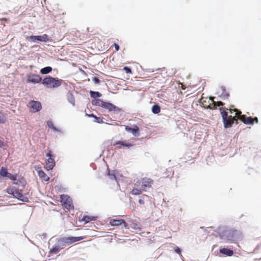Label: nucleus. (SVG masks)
<instances>
[{
	"label": "nucleus",
	"mask_w": 261,
	"mask_h": 261,
	"mask_svg": "<svg viewBox=\"0 0 261 261\" xmlns=\"http://www.w3.org/2000/svg\"><path fill=\"white\" fill-rule=\"evenodd\" d=\"M153 184V180L149 178L144 177L138 180L135 184L136 187H141L142 190L146 191L147 188H149Z\"/></svg>",
	"instance_id": "obj_4"
},
{
	"label": "nucleus",
	"mask_w": 261,
	"mask_h": 261,
	"mask_svg": "<svg viewBox=\"0 0 261 261\" xmlns=\"http://www.w3.org/2000/svg\"><path fill=\"white\" fill-rule=\"evenodd\" d=\"M110 224L112 226H119L123 224L124 227H126L127 226L126 222L122 219H111L110 220Z\"/></svg>",
	"instance_id": "obj_16"
},
{
	"label": "nucleus",
	"mask_w": 261,
	"mask_h": 261,
	"mask_svg": "<svg viewBox=\"0 0 261 261\" xmlns=\"http://www.w3.org/2000/svg\"><path fill=\"white\" fill-rule=\"evenodd\" d=\"M125 129L126 131L131 132L134 135H136L138 133L139 129L137 125H134L133 128L128 126H125Z\"/></svg>",
	"instance_id": "obj_21"
},
{
	"label": "nucleus",
	"mask_w": 261,
	"mask_h": 261,
	"mask_svg": "<svg viewBox=\"0 0 261 261\" xmlns=\"http://www.w3.org/2000/svg\"><path fill=\"white\" fill-rule=\"evenodd\" d=\"M144 196L148 197L147 195H144Z\"/></svg>",
	"instance_id": "obj_44"
},
{
	"label": "nucleus",
	"mask_w": 261,
	"mask_h": 261,
	"mask_svg": "<svg viewBox=\"0 0 261 261\" xmlns=\"http://www.w3.org/2000/svg\"><path fill=\"white\" fill-rule=\"evenodd\" d=\"M118 145H120L123 147H127L128 148L133 146V144L130 143L129 142H128V141H118L116 142L114 144V146H116Z\"/></svg>",
	"instance_id": "obj_18"
},
{
	"label": "nucleus",
	"mask_w": 261,
	"mask_h": 261,
	"mask_svg": "<svg viewBox=\"0 0 261 261\" xmlns=\"http://www.w3.org/2000/svg\"><path fill=\"white\" fill-rule=\"evenodd\" d=\"M62 81V80L49 76L44 78L42 83L47 88H55L60 86Z\"/></svg>",
	"instance_id": "obj_3"
},
{
	"label": "nucleus",
	"mask_w": 261,
	"mask_h": 261,
	"mask_svg": "<svg viewBox=\"0 0 261 261\" xmlns=\"http://www.w3.org/2000/svg\"><path fill=\"white\" fill-rule=\"evenodd\" d=\"M108 175L111 179H112V180H116V177L114 173H111L110 171H109Z\"/></svg>",
	"instance_id": "obj_33"
},
{
	"label": "nucleus",
	"mask_w": 261,
	"mask_h": 261,
	"mask_svg": "<svg viewBox=\"0 0 261 261\" xmlns=\"http://www.w3.org/2000/svg\"><path fill=\"white\" fill-rule=\"evenodd\" d=\"M175 251L176 253L180 254V253H181V250L180 249V248H179L178 247H176L175 248Z\"/></svg>",
	"instance_id": "obj_38"
},
{
	"label": "nucleus",
	"mask_w": 261,
	"mask_h": 261,
	"mask_svg": "<svg viewBox=\"0 0 261 261\" xmlns=\"http://www.w3.org/2000/svg\"><path fill=\"white\" fill-rule=\"evenodd\" d=\"M92 81L94 82L95 84H98L99 83L100 80L97 77H93Z\"/></svg>",
	"instance_id": "obj_35"
},
{
	"label": "nucleus",
	"mask_w": 261,
	"mask_h": 261,
	"mask_svg": "<svg viewBox=\"0 0 261 261\" xmlns=\"http://www.w3.org/2000/svg\"><path fill=\"white\" fill-rule=\"evenodd\" d=\"M28 40H31L33 42L40 41V42H51L52 39L47 34H44L40 36H31L26 37Z\"/></svg>",
	"instance_id": "obj_8"
},
{
	"label": "nucleus",
	"mask_w": 261,
	"mask_h": 261,
	"mask_svg": "<svg viewBox=\"0 0 261 261\" xmlns=\"http://www.w3.org/2000/svg\"><path fill=\"white\" fill-rule=\"evenodd\" d=\"M178 84L179 86H180V88L182 90H185L186 88V86L185 85H184L182 83H180V82H178Z\"/></svg>",
	"instance_id": "obj_36"
},
{
	"label": "nucleus",
	"mask_w": 261,
	"mask_h": 261,
	"mask_svg": "<svg viewBox=\"0 0 261 261\" xmlns=\"http://www.w3.org/2000/svg\"><path fill=\"white\" fill-rule=\"evenodd\" d=\"M227 240L231 242L236 241L242 238L240 231L237 230H229L226 232Z\"/></svg>",
	"instance_id": "obj_7"
},
{
	"label": "nucleus",
	"mask_w": 261,
	"mask_h": 261,
	"mask_svg": "<svg viewBox=\"0 0 261 261\" xmlns=\"http://www.w3.org/2000/svg\"><path fill=\"white\" fill-rule=\"evenodd\" d=\"M123 69L125 71L126 73H130V74L132 73V70H131V69L129 67H128L127 66H125L123 68Z\"/></svg>",
	"instance_id": "obj_34"
},
{
	"label": "nucleus",
	"mask_w": 261,
	"mask_h": 261,
	"mask_svg": "<svg viewBox=\"0 0 261 261\" xmlns=\"http://www.w3.org/2000/svg\"><path fill=\"white\" fill-rule=\"evenodd\" d=\"M86 238V236L64 237L59 240V241L65 243L66 245H70L74 242L82 240Z\"/></svg>",
	"instance_id": "obj_10"
},
{
	"label": "nucleus",
	"mask_w": 261,
	"mask_h": 261,
	"mask_svg": "<svg viewBox=\"0 0 261 261\" xmlns=\"http://www.w3.org/2000/svg\"><path fill=\"white\" fill-rule=\"evenodd\" d=\"M219 252L227 256H231L233 254V250L225 248L220 249Z\"/></svg>",
	"instance_id": "obj_20"
},
{
	"label": "nucleus",
	"mask_w": 261,
	"mask_h": 261,
	"mask_svg": "<svg viewBox=\"0 0 261 261\" xmlns=\"http://www.w3.org/2000/svg\"><path fill=\"white\" fill-rule=\"evenodd\" d=\"M222 118L224 127L225 128L231 127L235 123L238 124V119L243 115L242 112L236 109H228L225 107H221L219 109Z\"/></svg>",
	"instance_id": "obj_1"
},
{
	"label": "nucleus",
	"mask_w": 261,
	"mask_h": 261,
	"mask_svg": "<svg viewBox=\"0 0 261 261\" xmlns=\"http://www.w3.org/2000/svg\"><path fill=\"white\" fill-rule=\"evenodd\" d=\"M90 94L91 97L94 99H97V98L100 97L101 95L99 92H95L93 91H90Z\"/></svg>",
	"instance_id": "obj_26"
},
{
	"label": "nucleus",
	"mask_w": 261,
	"mask_h": 261,
	"mask_svg": "<svg viewBox=\"0 0 261 261\" xmlns=\"http://www.w3.org/2000/svg\"><path fill=\"white\" fill-rule=\"evenodd\" d=\"M86 116H87L89 117H93V118L96 117V115H94L93 114H86Z\"/></svg>",
	"instance_id": "obj_40"
},
{
	"label": "nucleus",
	"mask_w": 261,
	"mask_h": 261,
	"mask_svg": "<svg viewBox=\"0 0 261 261\" xmlns=\"http://www.w3.org/2000/svg\"><path fill=\"white\" fill-rule=\"evenodd\" d=\"M65 245L62 244L61 246L55 245L51 249H50L49 252L51 254H57L58 253L61 249L64 248Z\"/></svg>",
	"instance_id": "obj_19"
},
{
	"label": "nucleus",
	"mask_w": 261,
	"mask_h": 261,
	"mask_svg": "<svg viewBox=\"0 0 261 261\" xmlns=\"http://www.w3.org/2000/svg\"><path fill=\"white\" fill-rule=\"evenodd\" d=\"M240 120L246 124H252L255 121L258 123V119L257 117L252 118L251 117H246L245 115H243L240 117Z\"/></svg>",
	"instance_id": "obj_14"
},
{
	"label": "nucleus",
	"mask_w": 261,
	"mask_h": 261,
	"mask_svg": "<svg viewBox=\"0 0 261 261\" xmlns=\"http://www.w3.org/2000/svg\"><path fill=\"white\" fill-rule=\"evenodd\" d=\"M52 71V68L49 66L45 67L42 68L40 70V72L43 74H47Z\"/></svg>",
	"instance_id": "obj_25"
},
{
	"label": "nucleus",
	"mask_w": 261,
	"mask_h": 261,
	"mask_svg": "<svg viewBox=\"0 0 261 261\" xmlns=\"http://www.w3.org/2000/svg\"><path fill=\"white\" fill-rule=\"evenodd\" d=\"M4 146V142L0 140V147Z\"/></svg>",
	"instance_id": "obj_42"
},
{
	"label": "nucleus",
	"mask_w": 261,
	"mask_h": 261,
	"mask_svg": "<svg viewBox=\"0 0 261 261\" xmlns=\"http://www.w3.org/2000/svg\"><path fill=\"white\" fill-rule=\"evenodd\" d=\"M94 121L95 122L98 123H103V118L98 117L96 116V117H94Z\"/></svg>",
	"instance_id": "obj_31"
},
{
	"label": "nucleus",
	"mask_w": 261,
	"mask_h": 261,
	"mask_svg": "<svg viewBox=\"0 0 261 261\" xmlns=\"http://www.w3.org/2000/svg\"><path fill=\"white\" fill-rule=\"evenodd\" d=\"M60 199L64 208L69 211L73 209L74 207L72 203V200L69 196L63 194L61 195Z\"/></svg>",
	"instance_id": "obj_9"
},
{
	"label": "nucleus",
	"mask_w": 261,
	"mask_h": 261,
	"mask_svg": "<svg viewBox=\"0 0 261 261\" xmlns=\"http://www.w3.org/2000/svg\"><path fill=\"white\" fill-rule=\"evenodd\" d=\"M104 101L100 99H94L92 100V104L93 106L102 107Z\"/></svg>",
	"instance_id": "obj_24"
},
{
	"label": "nucleus",
	"mask_w": 261,
	"mask_h": 261,
	"mask_svg": "<svg viewBox=\"0 0 261 261\" xmlns=\"http://www.w3.org/2000/svg\"><path fill=\"white\" fill-rule=\"evenodd\" d=\"M102 108L108 110L109 112H113L114 113H119L121 109L116 107L112 103L104 101Z\"/></svg>",
	"instance_id": "obj_11"
},
{
	"label": "nucleus",
	"mask_w": 261,
	"mask_h": 261,
	"mask_svg": "<svg viewBox=\"0 0 261 261\" xmlns=\"http://www.w3.org/2000/svg\"><path fill=\"white\" fill-rule=\"evenodd\" d=\"M30 105L31 111L35 113L39 112L42 109V105L40 101L31 100L29 102Z\"/></svg>",
	"instance_id": "obj_12"
},
{
	"label": "nucleus",
	"mask_w": 261,
	"mask_h": 261,
	"mask_svg": "<svg viewBox=\"0 0 261 261\" xmlns=\"http://www.w3.org/2000/svg\"><path fill=\"white\" fill-rule=\"evenodd\" d=\"M6 121V117L2 112H0V123H4Z\"/></svg>",
	"instance_id": "obj_30"
},
{
	"label": "nucleus",
	"mask_w": 261,
	"mask_h": 261,
	"mask_svg": "<svg viewBox=\"0 0 261 261\" xmlns=\"http://www.w3.org/2000/svg\"><path fill=\"white\" fill-rule=\"evenodd\" d=\"M67 98L68 101L72 105L75 106V98L72 93L69 92L67 94Z\"/></svg>",
	"instance_id": "obj_23"
},
{
	"label": "nucleus",
	"mask_w": 261,
	"mask_h": 261,
	"mask_svg": "<svg viewBox=\"0 0 261 261\" xmlns=\"http://www.w3.org/2000/svg\"><path fill=\"white\" fill-rule=\"evenodd\" d=\"M117 148L118 149H120V148H121V146H117Z\"/></svg>",
	"instance_id": "obj_43"
},
{
	"label": "nucleus",
	"mask_w": 261,
	"mask_h": 261,
	"mask_svg": "<svg viewBox=\"0 0 261 261\" xmlns=\"http://www.w3.org/2000/svg\"><path fill=\"white\" fill-rule=\"evenodd\" d=\"M113 45L114 46L116 51H118L119 50L120 47L118 44L115 43Z\"/></svg>",
	"instance_id": "obj_37"
},
{
	"label": "nucleus",
	"mask_w": 261,
	"mask_h": 261,
	"mask_svg": "<svg viewBox=\"0 0 261 261\" xmlns=\"http://www.w3.org/2000/svg\"><path fill=\"white\" fill-rule=\"evenodd\" d=\"M13 184L18 185V188L9 187L6 190L7 192L23 202H28V198L23 194V189L27 185L25 179L23 177H20L17 179L16 181H14Z\"/></svg>",
	"instance_id": "obj_2"
},
{
	"label": "nucleus",
	"mask_w": 261,
	"mask_h": 261,
	"mask_svg": "<svg viewBox=\"0 0 261 261\" xmlns=\"http://www.w3.org/2000/svg\"><path fill=\"white\" fill-rule=\"evenodd\" d=\"M10 179L16 181L17 179V174H12L8 172L7 176Z\"/></svg>",
	"instance_id": "obj_29"
},
{
	"label": "nucleus",
	"mask_w": 261,
	"mask_h": 261,
	"mask_svg": "<svg viewBox=\"0 0 261 261\" xmlns=\"http://www.w3.org/2000/svg\"><path fill=\"white\" fill-rule=\"evenodd\" d=\"M96 218L97 217L94 216H84L82 221L85 222V223H87L90 221L95 220Z\"/></svg>",
	"instance_id": "obj_22"
},
{
	"label": "nucleus",
	"mask_w": 261,
	"mask_h": 261,
	"mask_svg": "<svg viewBox=\"0 0 261 261\" xmlns=\"http://www.w3.org/2000/svg\"><path fill=\"white\" fill-rule=\"evenodd\" d=\"M138 187H137V188H134L132 190L131 193L133 195H140L142 193V192L143 190H142L141 188L138 189Z\"/></svg>",
	"instance_id": "obj_28"
},
{
	"label": "nucleus",
	"mask_w": 261,
	"mask_h": 261,
	"mask_svg": "<svg viewBox=\"0 0 261 261\" xmlns=\"http://www.w3.org/2000/svg\"><path fill=\"white\" fill-rule=\"evenodd\" d=\"M46 156L48 159L46 161L45 169L49 171L52 170L56 165L55 160L53 158L54 156L52 151L47 148L46 150Z\"/></svg>",
	"instance_id": "obj_6"
},
{
	"label": "nucleus",
	"mask_w": 261,
	"mask_h": 261,
	"mask_svg": "<svg viewBox=\"0 0 261 261\" xmlns=\"http://www.w3.org/2000/svg\"><path fill=\"white\" fill-rule=\"evenodd\" d=\"M219 97L222 100H226L228 99L229 97V93L226 91L225 87L221 86L220 87L219 91L218 92Z\"/></svg>",
	"instance_id": "obj_15"
},
{
	"label": "nucleus",
	"mask_w": 261,
	"mask_h": 261,
	"mask_svg": "<svg viewBox=\"0 0 261 261\" xmlns=\"http://www.w3.org/2000/svg\"><path fill=\"white\" fill-rule=\"evenodd\" d=\"M161 111V108L159 105H155L152 107V112L154 114H158Z\"/></svg>",
	"instance_id": "obj_27"
},
{
	"label": "nucleus",
	"mask_w": 261,
	"mask_h": 261,
	"mask_svg": "<svg viewBox=\"0 0 261 261\" xmlns=\"http://www.w3.org/2000/svg\"><path fill=\"white\" fill-rule=\"evenodd\" d=\"M38 175L42 181H48L49 180V177L41 169L38 171Z\"/></svg>",
	"instance_id": "obj_17"
},
{
	"label": "nucleus",
	"mask_w": 261,
	"mask_h": 261,
	"mask_svg": "<svg viewBox=\"0 0 261 261\" xmlns=\"http://www.w3.org/2000/svg\"><path fill=\"white\" fill-rule=\"evenodd\" d=\"M138 202L140 204H142V205L144 204V203H145L144 201L141 199H139Z\"/></svg>",
	"instance_id": "obj_41"
},
{
	"label": "nucleus",
	"mask_w": 261,
	"mask_h": 261,
	"mask_svg": "<svg viewBox=\"0 0 261 261\" xmlns=\"http://www.w3.org/2000/svg\"><path fill=\"white\" fill-rule=\"evenodd\" d=\"M202 98L204 100H206V101L204 102V103L205 104H206V105H208L210 103H212V102L211 101L209 103L208 102V98Z\"/></svg>",
	"instance_id": "obj_39"
},
{
	"label": "nucleus",
	"mask_w": 261,
	"mask_h": 261,
	"mask_svg": "<svg viewBox=\"0 0 261 261\" xmlns=\"http://www.w3.org/2000/svg\"><path fill=\"white\" fill-rule=\"evenodd\" d=\"M47 125L48 126V127L53 128L54 130H56V128L54 126V123L51 121H47Z\"/></svg>",
	"instance_id": "obj_32"
},
{
	"label": "nucleus",
	"mask_w": 261,
	"mask_h": 261,
	"mask_svg": "<svg viewBox=\"0 0 261 261\" xmlns=\"http://www.w3.org/2000/svg\"><path fill=\"white\" fill-rule=\"evenodd\" d=\"M214 98V97H210L208 98V102L209 103L210 101L212 102V103H210L208 105L204 103L206 100H204L203 98L200 99V102L204 108L211 110H215L217 109V107L223 106L224 105V103L221 101L217 102L215 101Z\"/></svg>",
	"instance_id": "obj_5"
},
{
	"label": "nucleus",
	"mask_w": 261,
	"mask_h": 261,
	"mask_svg": "<svg viewBox=\"0 0 261 261\" xmlns=\"http://www.w3.org/2000/svg\"><path fill=\"white\" fill-rule=\"evenodd\" d=\"M41 80L42 78L39 75L33 74L28 76L27 82L29 83L37 84L39 83Z\"/></svg>",
	"instance_id": "obj_13"
}]
</instances>
